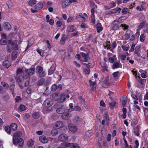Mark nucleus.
I'll return each mask as SVG.
<instances>
[{"label": "nucleus", "instance_id": "a18cd8bd", "mask_svg": "<svg viewBox=\"0 0 148 148\" xmlns=\"http://www.w3.org/2000/svg\"><path fill=\"white\" fill-rule=\"evenodd\" d=\"M10 44H8L7 46V50L8 52L10 53L12 50L13 49L12 48L11 46L9 45Z\"/></svg>", "mask_w": 148, "mask_h": 148}, {"label": "nucleus", "instance_id": "69168bd1", "mask_svg": "<svg viewBox=\"0 0 148 148\" xmlns=\"http://www.w3.org/2000/svg\"><path fill=\"white\" fill-rule=\"evenodd\" d=\"M74 20V18L73 17L70 16L68 18L67 22L68 23H69L72 21Z\"/></svg>", "mask_w": 148, "mask_h": 148}, {"label": "nucleus", "instance_id": "412c9836", "mask_svg": "<svg viewBox=\"0 0 148 148\" xmlns=\"http://www.w3.org/2000/svg\"><path fill=\"white\" fill-rule=\"evenodd\" d=\"M102 85L104 87L108 88L110 86V83L109 82L108 80L106 79L104 80Z\"/></svg>", "mask_w": 148, "mask_h": 148}, {"label": "nucleus", "instance_id": "cd10ccee", "mask_svg": "<svg viewBox=\"0 0 148 148\" xmlns=\"http://www.w3.org/2000/svg\"><path fill=\"white\" fill-rule=\"evenodd\" d=\"M28 70V73L29 75H32L35 72L34 68H31L29 69Z\"/></svg>", "mask_w": 148, "mask_h": 148}, {"label": "nucleus", "instance_id": "6e6d98bb", "mask_svg": "<svg viewBox=\"0 0 148 148\" xmlns=\"http://www.w3.org/2000/svg\"><path fill=\"white\" fill-rule=\"evenodd\" d=\"M135 45L134 43H133L131 46V48L129 51V52H133L134 50V48L135 47Z\"/></svg>", "mask_w": 148, "mask_h": 148}, {"label": "nucleus", "instance_id": "9d476101", "mask_svg": "<svg viewBox=\"0 0 148 148\" xmlns=\"http://www.w3.org/2000/svg\"><path fill=\"white\" fill-rule=\"evenodd\" d=\"M120 66H121V65L119 62H115L113 63L112 68V69H114L120 67Z\"/></svg>", "mask_w": 148, "mask_h": 148}, {"label": "nucleus", "instance_id": "aec40b11", "mask_svg": "<svg viewBox=\"0 0 148 148\" xmlns=\"http://www.w3.org/2000/svg\"><path fill=\"white\" fill-rule=\"evenodd\" d=\"M97 30L98 33L100 32L103 29V27L100 23H98L97 24Z\"/></svg>", "mask_w": 148, "mask_h": 148}, {"label": "nucleus", "instance_id": "7ed1b4c3", "mask_svg": "<svg viewBox=\"0 0 148 148\" xmlns=\"http://www.w3.org/2000/svg\"><path fill=\"white\" fill-rule=\"evenodd\" d=\"M8 43L11 46L13 49L16 51L18 49L17 42L16 40L12 41L11 40H8Z\"/></svg>", "mask_w": 148, "mask_h": 148}, {"label": "nucleus", "instance_id": "c756f323", "mask_svg": "<svg viewBox=\"0 0 148 148\" xmlns=\"http://www.w3.org/2000/svg\"><path fill=\"white\" fill-rule=\"evenodd\" d=\"M33 117L35 119H37L40 116V114L38 112H34L32 114Z\"/></svg>", "mask_w": 148, "mask_h": 148}, {"label": "nucleus", "instance_id": "680f3d73", "mask_svg": "<svg viewBox=\"0 0 148 148\" xmlns=\"http://www.w3.org/2000/svg\"><path fill=\"white\" fill-rule=\"evenodd\" d=\"M81 16H82V13L78 14L76 16L75 18L78 21L81 20Z\"/></svg>", "mask_w": 148, "mask_h": 148}, {"label": "nucleus", "instance_id": "b1692460", "mask_svg": "<svg viewBox=\"0 0 148 148\" xmlns=\"http://www.w3.org/2000/svg\"><path fill=\"white\" fill-rule=\"evenodd\" d=\"M18 141V144L19 147L22 148L23 145L24 141L23 139L20 138L17 140Z\"/></svg>", "mask_w": 148, "mask_h": 148}, {"label": "nucleus", "instance_id": "bb28decb", "mask_svg": "<svg viewBox=\"0 0 148 148\" xmlns=\"http://www.w3.org/2000/svg\"><path fill=\"white\" fill-rule=\"evenodd\" d=\"M1 85L4 87L3 88L5 90L8 89L9 86L8 84L5 82H2L1 83Z\"/></svg>", "mask_w": 148, "mask_h": 148}, {"label": "nucleus", "instance_id": "1a4fd4ad", "mask_svg": "<svg viewBox=\"0 0 148 148\" xmlns=\"http://www.w3.org/2000/svg\"><path fill=\"white\" fill-rule=\"evenodd\" d=\"M121 9L119 8H116L113 10H112L109 12V14H112L115 13H116L117 12L119 13L120 12Z\"/></svg>", "mask_w": 148, "mask_h": 148}, {"label": "nucleus", "instance_id": "09e8293b", "mask_svg": "<svg viewBox=\"0 0 148 148\" xmlns=\"http://www.w3.org/2000/svg\"><path fill=\"white\" fill-rule=\"evenodd\" d=\"M7 5L9 8H11L13 6V4L12 2L10 1H8L7 3Z\"/></svg>", "mask_w": 148, "mask_h": 148}, {"label": "nucleus", "instance_id": "c85d7f7f", "mask_svg": "<svg viewBox=\"0 0 148 148\" xmlns=\"http://www.w3.org/2000/svg\"><path fill=\"white\" fill-rule=\"evenodd\" d=\"M138 82L141 84L143 85L145 83V81H146V79L141 78L139 76H138Z\"/></svg>", "mask_w": 148, "mask_h": 148}, {"label": "nucleus", "instance_id": "774afa93", "mask_svg": "<svg viewBox=\"0 0 148 148\" xmlns=\"http://www.w3.org/2000/svg\"><path fill=\"white\" fill-rule=\"evenodd\" d=\"M65 35H63L62 36L60 41L62 43H64L65 42Z\"/></svg>", "mask_w": 148, "mask_h": 148}, {"label": "nucleus", "instance_id": "0eeeda50", "mask_svg": "<svg viewBox=\"0 0 148 148\" xmlns=\"http://www.w3.org/2000/svg\"><path fill=\"white\" fill-rule=\"evenodd\" d=\"M40 141L42 143H45L48 141V139L45 136H40L39 138Z\"/></svg>", "mask_w": 148, "mask_h": 148}, {"label": "nucleus", "instance_id": "e2e57ef3", "mask_svg": "<svg viewBox=\"0 0 148 148\" xmlns=\"http://www.w3.org/2000/svg\"><path fill=\"white\" fill-rule=\"evenodd\" d=\"M119 72L118 71L114 72L112 73V75L114 78H116L119 75Z\"/></svg>", "mask_w": 148, "mask_h": 148}, {"label": "nucleus", "instance_id": "37998d69", "mask_svg": "<svg viewBox=\"0 0 148 148\" xmlns=\"http://www.w3.org/2000/svg\"><path fill=\"white\" fill-rule=\"evenodd\" d=\"M33 144L34 141L32 139H30L29 140L27 143L28 146L30 147H32L33 145Z\"/></svg>", "mask_w": 148, "mask_h": 148}, {"label": "nucleus", "instance_id": "5fc2aeb1", "mask_svg": "<svg viewBox=\"0 0 148 148\" xmlns=\"http://www.w3.org/2000/svg\"><path fill=\"white\" fill-rule=\"evenodd\" d=\"M145 24L146 22L145 21H143L142 22L140 23L139 25L138 26V27L139 29H140L142 28Z\"/></svg>", "mask_w": 148, "mask_h": 148}, {"label": "nucleus", "instance_id": "f8f14e48", "mask_svg": "<svg viewBox=\"0 0 148 148\" xmlns=\"http://www.w3.org/2000/svg\"><path fill=\"white\" fill-rule=\"evenodd\" d=\"M3 26L4 29L6 30H9L11 29V25L9 23H4L3 24Z\"/></svg>", "mask_w": 148, "mask_h": 148}, {"label": "nucleus", "instance_id": "6e6552de", "mask_svg": "<svg viewBox=\"0 0 148 148\" xmlns=\"http://www.w3.org/2000/svg\"><path fill=\"white\" fill-rule=\"evenodd\" d=\"M65 97L66 96L65 94L64 93H60L58 101L61 103L63 102L66 99Z\"/></svg>", "mask_w": 148, "mask_h": 148}, {"label": "nucleus", "instance_id": "603ef678", "mask_svg": "<svg viewBox=\"0 0 148 148\" xmlns=\"http://www.w3.org/2000/svg\"><path fill=\"white\" fill-rule=\"evenodd\" d=\"M6 92V90L4 89L2 86H0V94H4Z\"/></svg>", "mask_w": 148, "mask_h": 148}, {"label": "nucleus", "instance_id": "f03ea898", "mask_svg": "<svg viewBox=\"0 0 148 148\" xmlns=\"http://www.w3.org/2000/svg\"><path fill=\"white\" fill-rule=\"evenodd\" d=\"M43 6V3L41 2H39L34 6V9L31 8V10L33 13L37 12L42 9Z\"/></svg>", "mask_w": 148, "mask_h": 148}, {"label": "nucleus", "instance_id": "473e14b6", "mask_svg": "<svg viewBox=\"0 0 148 148\" xmlns=\"http://www.w3.org/2000/svg\"><path fill=\"white\" fill-rule=\"evenodd\" d=\"M91 136V134L89 131H87L85 132L84 136V138H88L90 137Z\"/></svg>", "mask_w": 148, "mask_h": 148}, {"label": "nucleus", "instance_id": "393cba45", "mask_svg": "<svg viewBox=\"0 0 148 148\" xmlns=\"http://www.w3.org/2000/svg\"><path fill=\"white\" fill-rule=\"evenodd\" d=\"M17 127L16 124L15 123H12L10 126L11 130L13 131L16 130L17 129Z\"/></svg>", "mask_w": 148, "mask_h": 148}, {"label": "nucleus", "instance_id": "c03bdc74", "mask_svg": "<svg viewBox=\"0 0 148 148\" xmlns=\"http://www.w3.org/2000/svg\"><path fill=\"white\" fill-rule=\"evenodd\" d=\"M95 16H91L90 23L93 25L95 23Z\"/></svg>", "mask_w": 148, "mask_h": 148}, {"label": "nucleus", "instance_id": "423d86ee", "mask_svg": "<svg viewBox=\"0 0 148 148\" xmlns=\"http://www.w3.org/2000/svg\"><path fill=\"white\" fill-rule=\"evenodd\" d=\"M68 127L69 130L72 132L74 133L77 130V127L73 124H69Z\"/></svg>", "mask_w": 148, "mask_h": 148}, {"label": "nucleus", "instance_id": "9b49d317", "mask_svg": "<svg viewBox=\"0 0 148 148\" xmlns=\"http://www.w3.org/2000/svg\"><path fill=\"white\" fill-rule=\"evenodd\" d=\"M65 111V107L63 106L61 107L58 108L56 110V112L58 114H62Z\"/></svg>", "mask_w": 148, "mask_h": 148}, {"label": "nucleus", "instance_id": "e433bc0d", "mask_svg": "<svg viewBox=\"0 0 148 148\" xmlns=\"http://www.w3.org/2000/svg\"><path fill=\"white\" fill-rule=\"evenodd\" d=\"M60 128L61 129L60 130V133H62V134H64L66 132L67 129L66 127H62Z\"/></svg>", "mask_w": 148, "mask_h": 148}, {"label": "nucleus", "instance_id": "2f4dec72", "mask_svg": "<svg viewBox=\"0 0 148 148\" xmlns=\"http://www.w3.org/2000/svg\"><path fill=\"white\" fill-rule=\"evenodd\" d=\"M81 54H82V57L85 59L84 62H86L87 61V59L88 58V53L86 54L83 52L81 53Z\"/></svg>", "mask_w": 148, "mask_h": 148}, {"label": "nucleus", "instance_id": "a19ab883", "mask_svg": "<svg viewBox=\"0 0 148 148\" xmlns=\"http://www.w3.org/2000/svg\"><path fill=\"white\" fill-rule=\"evenodd\" d=\"M5 130L7 133L8 134H10L11 129L10 127L8 126H6L5 127Z\"/></svg>", "mask_w": 148, "mask_h": 148}, {"label": "nucleus", "instance_id": "72a5a7b5", "mask_svg": "<svg viewBox=\"0 0 148 148\" xmlns=\"http://www.w3.org/2000/svg\"><path fill=\"white\" fill-rule=\"evenodd\" d=\"M16 77L17 78V81L18 82H21L23 79V76L21 75H19L18 76L16 75Z\"/></svg>", "mask_w": 148, "mask_h": 148}, {"label": "nucleus", "instance_id": "338daca9", "mask_svg": "<svg viewBox=\"0 0 148 148\" xmlns=\"http://www.w3.org/2000/svg\"><path fill=\"white\" fill-rule=\"evenodd\" d=\"M2 98L4 100L7 101L9 99V97L8 95H5L2 97Z\"/></svg>", "mask_w": 148, "mask_h": 148}, {"label": "nucleus", "instance_id": "a211bd4d", "mask_svg": "<svg viewBox=\"0 0 148 148\" xmlns=\"http://www.w3.org/2000/svg\"><path fill=\"white\" fill-rule=\"evenodd\" d=\"M60 93H55L52 95V98L56 101H58Z\"/></svg>", "mask_w": 148, "mask_h": 148}, {"label": "nucleus", "instance_id": "7c9ffc66", "mask_svg": "<svg viewBox=\"0 0 148 148\" xmlns=\"http://www.w3.org/2000/svg\"><path fill=\"white\" fill-rule=\"evenodd\" d=\"M55 70V68L54 66H52L48 71V75H51L53 74Z\"/></svg>", "mask_w": 148, "mask_h": 148}, {"label": "nucleus", "instance_id": "13d9d810", "mask_svg": "<svg viewBox=\"0 0 148 148\" xmlns=\"http://www.w3.org/2000/svg\"><path fill=\"white\" fill-rule=\"evenodd\" d=\"M128 10V9L127 8H124L121 11V12L124 14H126L127 13Z\"/></svg>", "mask_w": 148, "mask_h": 148}, {"label": "nucleus", "instance_id": "58836bf2", "mask_svg": "<svg viewBox=\"0 0 148 148\" xmlns=\"http://www.w3.org/2000/svg\"><path fill=\"white\" fill-rule=\"evenodd\" d=\"M6 39H1L0 40V44L2 45H5L7 43Z\"/></svg>", "mask_w": 148, "mask_h": 148}, {"label": "nucleus", "instance_id": "bf43d9fd", "mask_svg": "<svg viewBox=\"0 0 148 148\" xmlns=\"http://www.w3.org/2000/svg\"><path fill=\"white\" fill-rule=\"evenodd\" d=\"M140 40L142 42H144L145 40V36L143 34H141L140 37Z\"/></svg>", "mask_w": 148, "mask_h": 148}, {"label": "nucleus", "instance_id": "052dcab7", "mask_svg": "<svg viewBox=\"0 0 148 148\" xmlns=\"http://www.w3.org/2000/svg\"><path fill=\"white\" fill-rule=\"evenodd\" d=\"M15 34L14 32L10 33L8 36H7L8 39L11 38H13Z\"/></svg>", "mask_w": 148, "mask_h": 148}, {"label": "nucleus", "instance_id": "4d7b16f0", "mask_svg": "<svg viewBox=\"0 0 148 148\" xmlns=\"http://www.w3.org/2000/svg\"><path fill=\"white\" fill-rule=\"evenodd\" d=\"M125 18L124 16H121L120 17L118 20L119 23L123 22L125 20Z\"/></svg>", "mask_w": 148, "mask_h": 148}, {"label": "nucleus", "instance_id": "f704fd0d", "mask_svg": "<svg viewBox=\"0 0 148 148\" xmlns=\"http://www.w3.org/2000/svg\"><path fill=\"white\" fill-rule=\"evenodd\" d=\"M45 79L44 78H42L40 80H39L37 84L38 85H41L44 84Z\"/></svg>", "mask_w": 148, "mask_h": 148}, {"label": "nucleus", "instance_id": "6ab92c4d", "mask_svg": "<svg viewBox=\"0 0 148 148\" xmlns=\"http://www.w3.org/2000/svg\"><path fill=\"white\" fill-rule=\"evenodd\" d=\"M64 126L63 122L61 121H58L56 122L55 126L58 128H61Z\"/></svg>", "mask_w": 148, "mask_h": 148}, {"label": "nucleus", "instance_id": "4468645a", "mask_svg": "<svg viewBox=\"0 0 148 148\" xmlns=\"http://www.w3.org/2000/svg\"><path fill=\"white\" fill-rule=\"evenodd\" d=\"M11 65V63L8 60H5L3 63V65L5 68H8Z\"/></svg>", "mask_w": 148, "mask_h": 148}, {"label": "nucleus", "instance_id": "39448f33", "mask_svg": "<svg viewBox=\"0 0 148 148\" xmlns=\"http://www.w3.org/2000/svg\"><path fill=\"white\" fill-rule=\"evenodd\" d=\"M43 104L46 107H49L52 105V101L51 99H47L44 101Z\"/></svg>", "mask_w": 148, "mask_h": 148}, {"label": "nucleus", "instance_id": "8fccbe9b", "mask_svg": "<svg viewBox=\"0 0 148 148\" xmlns=\"http://www.w3.org/2000/svg\"><path fill=\"white\" fill-rule=\"evenodd\" d=\"M57 88V86L56 84L53 85L51 88V91L54 92L56 91Z\"/></svg>", "mask_w": 148, "mask_h": 148}, {"label": "nucleus", "instance_id": "de8ad7c7", "mask_svg": "<svg viewBox=\"0 0 148 148\" xmlns=\"http://www.w3.org/2000/svg\"><path fill=\"white\" fill-rule=\"evenodd\" d=\"M18 139L16 138L15 136L13 137V144L15 145L18 144Z\"/></svg>", "mask_w": 148, "mask_h": 148}, {"label": "nucleus", "instance_id": "0e129e2a", "mask_svg": "<svg viewBox=\"0 0 148 148\" xmlns=\"http://www.w3.org/2000/svg\"><path fill=\"white\" fill-rule=\"evenodd\" d=\"M108 43H109L108 44H107L106 47H107V49H110V51L113 52V49H112L111 48V47H110V45L109 44V43H110V42H108Z\"/></svg>", "mask_w": 148, "mask_h": 148}, {"label": "nucleus", "instance_id": "f257e3e1", "mask_svg": "<svg viewBox=\"0 0 148 148\" xmlns=\"http://www.w3.org/2000/svg\"><path fill=\"white\" fill-rule=\"evenodd\" d=\"M36 73L38 76L40 77H43L45 76L46 72L43 68L40 66H38L36 68Z\"/></svg>", "mask_w": 148, "mask_h": 148}, {"label": "nucleus", "instance_id": "c9c22d12", "mask_svg": "<svg viewBox=\"0 0 148 148\" xmlns=\"http://www.w3.org/2000/svg\"><path fill=\"white\" fill-rule=\"evenodd\" d=\"M26 108L24 105L21 104L20 105L19 107V111L20 112L24 111L26 110Z\"/></svg>", "mask_w": 148, "mask_h": 148}, {"label": "nucleus", "instance_id": "dca6fc26", "mask_svg": "<svg viewBox=\"0 0 148 148\" xmlns=\"http://www.w3.org/2000/svg\"><path fill=\"white\" fill-rule=\"evenodd\" d=\"M62 118L64 120H66L69 119L70 117V116L69 115V114L68 112H65L63 113L62 115Z\"/></svg>", "mask_w": 148, "mask_h": 148}, {"label": "nucleus", "instance_id": "5701e85b", "mask_svg": "<svg viewBox=\"0 0 148 148\" xmlns=\"http://www.w3.org/2000/svg\"><path fill=\"white\" fill-rule=\"evenodd\" d=\"M28 70L25 69V71L23 72V78L25 79H27L29 75L28 73Z\"/></svg>", "mask_w": 148, "mask_h": 148}, {"label": "nucleus", "instance_id": "2eb2a0df", "mask_svg": "<svg viewBox=\"0 0 148 148\" xmlns=\"http://www.w3.org/2000/svg\"><path fill=\"white\" fill-rule=\"evenodd\" d=\"M74 25H69L67 28V31L69 32H73L76 30V29L74 28Z\"/></svg>", "mask_w": 148, "mask_h": 148}, {"label": "nucleus", "instance_id": "20e7f679", "mask_svg": "<svg viewBox=\"0 0 148 148\" xmlns=\"http://www.w3.org/2000/svg\"><path fill=\"white\" fill-rule=\"evenodd\" d=\"M68 138V136L64 134H61L58 137V140L61 142L65 141Z\"/></svg>", "mask_w": 148, "mask_h": 148}, {"label": "nucleus", "instance_id": "864d4df0", "mask_svg": "<svg viewBox=\"0 0 148 148\" xmlns=\"http://www.w3.org/2000/svg\"><path fill=\"white\" fill-rule=\"evenodd\" d=\"M116 102H112L109 103V105L110 106L111 109H113L115 105Z\"/></svg>", "mask_w": 148, "mask_h": 148}, {"label": "nucleus", "instance_id": "49530a36", "mask_svg": "<svg viewBox=\"0 0 148 148\" xmlns=\"http://www.w3.org/2000/svg\"><path fill=\"white\" fill-rule=\"evenodd\" d=\"M22 73V69L20 68H18L17 70L16 71V74L17 75H21Z\"/></svg>", "mask_w": 148, "mask_h": 148}, {"label": "nucleus", "instance_id": "ddd939ff", "mask_svg": "<svg viewBox=\"0 0 148 148\" xmlns=\"http://www.w3.org/2000/svg\"><path fill=\"white\" fill-rule=\"evenodd\" d=\"M18 56V52L16 50L13 51L11 55V58L12 60H14L16 59L17 58Z\"/></svg>", "mask_w": 148, "mask_h": 148}, {"label": "nucleus", "instance_id": "4be33fe9", "mask_svg": "<svg viewBox=\"0 0 148 148\" xmlns=\"http://www.w3.org/2000/svg\"><path fill=\"white\" fill-rule=\"evenodd\" d=\"M132 33L130 30L128 29L126 32L125 36L127 39H129L130 36L132 35Z\"/></svg>", "mask_w": 148, "mask_h": 148}, {"label": "nucleus", "instance_id": "79ce46f5", "mask_svg": "<svg viewBox=\"0 0 148 148\" xmlns=\"http://www.w3.org/2000/svg\"><path fill=\"white\" fill-rule=\"evenodd\" d=\"M127 98L125 96H124L122 101V104L123 107L127 103Z\"/></svg>", "mask_w": 148, "mask_h": 148}, {"label": "nucleus", "instance_id": "ea45409f", "mask_svg": "<svg viewBox=\"0 0 148 148\" xmlns=\"http://www.w3.org/2000/svg\"><path fill=\"white\" fill-rule=\"evenodd\" d=\"M37 1L36 0H31L29 1L28 4L30 6H32L33 5L36 4Z\"/></svg>", "mask_w": 148, "mask_h": 148}, {"label": "nucleus", "instance_id": "4c0bfd02", "mask_svg": "<svg viewBox=\"0 0 148 148\" xmlns=\"http://www.w3.org/2000/svg\"><path fill=\"white\" fill-rule=\"evenodd\" d=\"M58 132L57 129H53L51 131V133L53 136H55L58 133Z\"/></svg>", "mask_w": 148, "mask_h": 148}, {"label": "nucleus", "instance_id": "3c124183", "mask_svg": "<svg viewBox=\"0 0 148 148\" xmlns=\"http://www.w3.org/2000/svg\"><path fill=\"white\" fill-rule=\"evenodd\" d=\"M69 109H67L70 111H72L74 110V108H73V105L72 103H70L69 105Z\"/></svg>", "mask_w": 148, "mask_h": 148}, {"label": "nucleus", "instance_id": "a878e982", "mask_svg": "<svg viewBox=\"0 0 148 148\" xmlns=\"http://www.w3.org/2000/svg\"><path fill=\"white\" fill-rule=\"evenodd\" d=\"M139 130L138 126V125L136 126L134 129V133L135 135L137 136H138L139 135Z\"/></svg>", "mask_w": 148, "mask_h": 148}, {"label": "nucleus", "instance_id": "f3484780", "mask_svg": "<svg viewBox=\"0 0 148 148\" xmlns=\"http://www.w3.org/2000/svg\"><path fill=\"white\" fill-rule=\"evenodd\" d=\"M73 121L75 123L78 124L82 121V119L81 117L77 116L74 118Z\"/></svg>", "mask_w": 148, "mask_h": 148}]
</instances>
